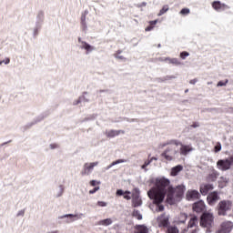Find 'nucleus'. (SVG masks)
Returning <instances> with one entry per match:
<instances>
[{
	"instance_id": "1",
	"label": "nucleus",
	"mask_w": 233,
	"mask_h": 233,
	"mask_svg": "<svg viewBox=\"0 0 233 233\" xmlns=\"http://www.w3.org/2000/svg\"><path fill=\"white\" fill-rule=\"evenodd\" d=\"M151 183H153L154 187L147 192V196L157 205V212H163L165 210V207L161 205L165 200V196H167V203L174 205L185 194L186 187L184 185L177 186L174 188L170 186V179L165 177L153 178Z\"/></svg>"
},
{
	"instance_id": "2",
	"label": "nucleus",
	"mask_w": 233,
	"mask_h": 233,
	"mask_svg": "<svg viewBox=\"0 0 233 233\" xmlns=\"http://www.w3.org/2000/svg\"><path fill=\"white\" fill-rule=\"evenodd\" d=\"M162 147H167L162 154L167 161H173V159H177L179 156H188L189 152H194L192 145H185L178 140H170L162 144Z\"/></svg>"
},
{
	"instance_id": "3",
	"label": "nucleus",
	"mask_w": 233,
	"mask_h": 233,
	"mask_svg": "<svg viewBox=\"0 0 233 233\" xmlns=\"http://www.w3.org/2000/svg\"><path fill=\"white\" fill-rule=\"evenodd\" d=\"M212 225H214V213L205 211L200 218V226L203 227V228H207V232H210Z\"/></svg>"
},
{
	"instance_id": "4",
	"label": "nucleus",
	"mask_w": 233,
	"mask_h": 233,
	"mask_svg": "<svg viewBox=\"0 0 233 233\" xmlns=\"http://www.w3.org/2000/svg\"><path fill=\"white\" fill-rule=\"evenodd\" d=\"M85 218V214L83 213H76V214H66L58 217V219H63L64 223L66 225H70V223H74V221H77Z\"/></svg>"
},
{
	"instance_id": "5",
	"label": "nucleus",
	"mask_w": 233,
	"mask_h": 233,
	"mask_svg": "<svg viewBox=\"0 0 233 233\" xmlns=\"http://www.w3.org/2000/svg\"><path fill=\"white\" fill-rule=\"evenodd\" d=\"M233 165V155L228 158L220 159L217 162V168L221 170L222 172H227V170H230Z\"/></svg>"
},
{
	"instance_id": "6",
	"label": "nucleus",
	"mask_w": 233,
	"mask_h": 233,
	"mask_svg": "<svg viewBox=\"0 0 233 233\" xmlns=\"http://www.w3.org/2000/svg\"><path fill=\"white\" fill-rule=\"evenodd\" d=\"M99 167V161L86 162L83 165L82 170L80 171L81 176H90L94 172V168Z\"/></svg>"
},
{
	"instance_id": "7",
	"label": "nucleus",
	"mask_w": 233,
	"mask_h": 233,
	"mask_svg": "<svg viewBox=\"0 0 233 233\" xmlns=\"http://www.w3.org/2000/svg\"><path fill=\"white\" fill-rule=\"evenodd\" d=\"M232 209V201L222 200L218 204V216H227V212Z\"/></svg>"
},
{
	"instance_id": "8",
	"label": "nucleus",
	"mask_w": 233,
	"mask_h": 233,
	"mask_svg": "<svg viewBox=\"0 0 233 233\" xmlns=\"http://www.w3.org/2000/svg\"><path fill=\"white\" fill-rule=\"evenodd\" d=\"M78 43L80 44V48L82 50L86 51V54H92L94 50H96V47L83 40L81 38H78Z\"/></svg>"
},
{
	"instance_id": "9",
	"label": "nucleus",
	"mask_w": 233,
	"mask_h": 233,
	"mask_svg": "<svg viewBox=\"0 0 233 233\" xmlns=\"http://www.w3.org/2000/svg\"><path fill=\"white\" fill-rule=\"evenodd\" d=\"M232 222L226 221L221 224V228L217 231V233H230L232 230Z\"/></svg>"
},
{
	"instance_id": "10",
	"label": "nucleus",
	"mask_w": 233,
	"mask_h": 233,
	"mask_svg": "<svg viewBox=\"0 0 233 233\" xmlns=\"http://www.w3.org/2000/svg\"><path fill=\"white\" fill-rule=\"evenodd\" d=\"M212 6L217 12H223V10H228V8H230L228 5L220 3L219 1L213 2Z\"/></svg>"
},
{
	"instance_id": "11",
	"label": "nucleus",
	"mask_w": 233,
	"mask_h": 233,
	"mask_svg": "<svg viewBox=\"0 0 233 233\" xmlns=\"http://www.w3.org/2000/svg\"><path fill=\"white\" fill-rule=\"evenodd\" d=\"M217 201H219L218 192H212L208 196V203L209 205H215Z\"/></svg>"
},
{
	"instance_id": "12",
	"label": "nucleus",
	"mask_w": 233,
	"mask_h": 233,
	"mask_svg": "<svg viewBox=\"0 0 233 233\" xmlns=\"http://www.w3.org/2000/svg\"><path fill=\"white\" fill-rule=\"evenodd\" d=\"M158 227H168V217L163 214L157 218Z\"/></svg>"
},
{
	"instance_id": "13",
	"label": "nucleus",
	"mask_w": 233,
	"mask_h": 233,
	"mask_svg": "<svg viewBox=\"0 0 233 233\" xmlns=\"http://www.w3.org/2000/svg\"><path fill=\"white\" fill-rule=\"evenodd\" d=\"M187 199L190 201L191 199H198L199 192L198 190H188L186 195Z\"/></svg>"
},
{
	"instance_id": "14",
	"label": "nucleus",
	"mask_w": 233,
	"mask_h": 233,
	"mask_svg": "<svg viewBox=\"0 0 233 233\" xmlns=\"http://www.w3.org/2000/svg\"><path fill=\"white\" fill-rule=\"evenodd\" d=\"M141 198H139V191L136 189V193L133 194V206L134 207H141L142 205Z\"/></svg>"
},
{
	"instance_id": "15",
	"label": "nucleus",
	"mask_w": 233,
	"mask_h": 233,
	"mask_svg": "<svg viewBox=\"0 0 233 233\" xmlns=\"http://www.w3.org/2000/svg\"><path fill=\"white\" fill-rule=\"evenodd\" d=\"M193 210L194 212H203V210H205V202L199 200L198 202L195 203L193 205Z\"/></svg>"
},
{
	"instance_id": "16",
	"label": "nucleus",
	"mask_w": 233,
	"mask_h": 233,
	"mask_svg": "<svg viewBox=\"0 0 233 233\" xmlns=\"http://www.w3.org/2000/svg\"><path fill=\"white\" fill-rule=\"evenodd\" d=\"M214 187L211 184L202 185L200 187V192L203 196H207L210 190H213Z\"/></svg>"
},
{
	"instance_id": "17",
	"label": "nucleus",
	"mask_w": 233,
	"mask_h": 233,
	"mask_svg": "<svg viewBox=\"0 0 233 233\" xmlns=\"http://www.w3.org/2000/svg\"><path fill=\"white\" fill-rule=\"evenodd\" d=\"M88 15V11H84L81 15V25L83 26V30H86L88 25H86V16Z\"/></svg>"
},
{
	"instance_id": "18",
	"label": "nucleus",
	"mask_w": 233,
	"mask_h": 233,
	"mask_svg": "<svg viewBox=\"0 0 233 233\" xmlns=\"http://www.w3.org/2000/svg\"><path fill=\"white\" fill-rule=\"evenodd\" d=\"M181 171H183V166L177 165L171 168L170 176L176 177Z\"/></svg>"
},
{
	"instance_id": "19",
	"label": "nucleus",
	"mask_w": 233,
	"mask_h": 233,
	"mask_svg": "<svg viewBox=\"0 0 233 233\" xmlns=\"http://www.w3.org/2000/svg\"><path fill=\"white\" fill-rule=\"evenodd\" d=\"M135 233H148V228L145 225H138L136 227Z\"/></svg>"
},
{
	"instance_id": "20",
	"label": "nucleus",
	"mask_w": 233,
	"mask_h": 233,
	"mask_svg": "<svg viewBox=\"0 0 233 233\" xmlns=\"http://www.w3.org/2000/svg\"><path fill=\"white\" fill-rule=\"evenodd\" d=\"M163 61H167L169 65H176L177 66H179V65H181V63L179 62V60H177V58L166 57L163 59Z\"/></svg>"
},
{
	"instance_id": "21",
	"label": "nucleus",
	"mask_w": 233,
	"mask_h": 233,
	"mask_svg": "<svg viewBox=\"0 0 233 233\" xmlns=\"http://www.w3.org/2000/svg\"><path fill=\"white\" fill-rule=\"evenodd\" d=\"M117 196H122L124 199H130V191H123L122 189L117 190Z\"/></svg>"
},
{
	"instance_id": "22",
	"label": "nucleus",
	"mask_w": 233,
	"mask_h": 233,
	"mask_svg": "<svg viewBox=\"0 0 233 233\" xmlns=\"http://www.w3.org/2000/svg\"><path fill=\"white\" fill-rule=\"evenodd\" d=\"M112 218L102 219L98 222V225H102L103 227H108V225H112Z\"/></svg>"
},
{
	"instance_id": "23",
	"label": "nucleus",
	"mask_w": 233,
	"mask_h": 233,
	"mask_svg": "<svg viewBox=\"0 0 233 233\" xmlns=\"http://www.w3.org/2000/svg\"><path fill=\"white\" fill-rule=\"evenodd\" d=\"M198 225V217H192L188 222V228H192Z\"/></svg>"
},
{
	"instance_id": "24",
	"label": "nucleus",
	"mask_w": 233,
	"mask_h": 233,
	"mask_svg": "<svg viewBox=\"0 0 233 233\" xmlns=\"http://www.w3.org/2000/svg\"><path fill=\"white\" fill-rule=\"evenodd\" d=\"M64 192H65V187H63V185H60L58 187V190L56 191V193L55 195L56 198H61V196H63Z\"/></svg>"
},
{
	"instance_id": "25",
	"label": "nucleus",
	"mask_w": 233,
	"mask_h": 233,
	"mask_svg": "<svg viewBox=\"0 0 233 233\" xmlns=\"http://www.w3.org/2000/svg\"><path fill=\"white\" fill-rule=\"evenodd\" d=\"M117 132L114 129H109L106 131V136L107 137H116Z\"/></svg>"
},
{
	"instance_id": "26",
	"label": "nucleus",
	"mask_w": 233,
	"mask_h": 233,
	"mask_svg": "<svg viewBox=\"0 0 233 233\" xmlns=\"http://www.w3.org/2000/svg\"><path fill=\"white\" fill-rule=\"evenodd\" d=\"M167 233H179V229L176 226H170L167 228Z\"/></svg>"
},
{
	"instance_id": "27",
	"label": "nucleus",
	"mask_w": 233,
	"mask_h": 233,
	"mask_svg": "<svg viewBox=\"0 0 233 233\" xmlns=\"http://www.w3.org/2000/svg\"><path fill=\"white\" fill-rule=\"evenodd\" d=\"M168 10H169V7H168V5H164L163 7H162V9L159 11V13H158V16H161V15H163L164 14H167V12H168Z\"/></svg>"
},
{
	"instance_id": "28",
	"label": "nucleus",
	"mask_w": 233,
	"mask_h": 233,
	"mask_svg": "<svg viewBox=\"0 0 233 233\" xmlns=\"http://www.w3.org/2000/svg\"><path fill=\"white\" fill-rule=\"evenodd\" d=\"M133 218H136L137 219H143V215H141V213L137 210H134L133 211Z\"/></svg>"
},
{
	"instance_id": "29",
	"label": "nucleus",
	"mask_w": 233,
	"mask_h": 233,
	"mask_svg": "<svg viewBox=\"0 0 233 233\" xmlns=\"http://www.w3.org/2000/svg\"><path fill=\"white\" fill-rule=\"evenodd\" d=\"M83 99H85V95L73 101V105L75 106H76V105H81V103H83Z\"/></svg>"
},
{
	"instance_id": "30",
	"label": "nucleus",
	"mask_w": 233,
	"mask_h": 233,
	"mask_svg": "<svg viewBox=\"0 0 233 233\" xmlns=\"http://www.w3.org/2000/svg\"><path fill=\"white\" fill-rule=\"evenodd\" d=\"M185 221H187V214L181 213L177 220V223H185Z\"/></svg>"
},
{
	"instance_id": "31",
	"label": "nucleus",
	"mask_w": 233,
	"mask_h": 233,
	"mask_svg": "<svg viewBox=\"0 0 233 233\" xmlns=\"http://www.w3.org/2000/svg\"><path fill=\"white\" fill-rule=\"evenodd\" d=\"M3 65H10V57H5L3 60H0V66Z\"/></svg>"
},
{
	"instance_id": "32",
	"label": "nucleus",
	"mask_w": 233,
	"mask_h": 233,
	"mask_svg": "<svg viewBox=\"0 0 233 233\" xmlns=\"http://www.w3.org/2000/svg\"><path fill=\"white\" fill-rule=\"evenodd\" d=\"M49 148H50V150H57V148H59V144L52 143L49 145Z\"/></svg>"
},
{
	"instance_id": "33",
	"label": "nucleus",
	"mask_w": 233,
	"mask_h": 233,
	"mask_svg": "<svg viewBox=\"0 0 233 233\" xmlns=\"http://www.w3.org/2000/svg\"><path fill=\"white\" fill-rule=\"evenodd\" d=\"M96 206L100 208H105V207H108V203L105 201H97Z\"/></svg>"
},
{
	"instance_id": "34",
	"label": "nucleus",
	"mask_w": 233,
	"mask_h": 233,
	"mask_svg": "<svg viewBox=\"0 0 233 233\" xmlns=\"http://www.w3.org/2000/svg\"><path fill=\"white\" fill-rule=\"evenodd\" d=\"M188 14H190V9H188V8H183V9L180 11V15H188Z\"/></svg>"
},
{
	"instance_id": "35",
	"label": "nucleus",
	"mask_w": 233,
	"mask_h": 233,
	"mask_svg": "<svg viewBox=\"0 0 233 233\" xmlns=\"http://www.w3.org/2000/svg\"><path fill=\"white\" fill-rule=\"evenodd\" d=\"M188 56H190V54L187 51L180 53L181 59H187V57H188Z\"/></svg>"
},
{
	"instance_id": "36",
	"label": "nucleus",
	"mask_w": 233,
	"mask_h": 233,
	"mask_svg": "<svg viewBox=\"0 0 233 233\" xmlns=\"http://www.w3.org/2000/svg\"><path fill=\"white\" fill-rule=\"evenodd\" d=\"M150 163H152V160H147L144 163V165H142L141 169L142 170H147V167H148V165H150Z\"/></svg>"
},
{
	"instance_id": "37",
	"label": "nucleus",
	"mask_w": 233,
	"mask_h": 233,
	"mask_svg": "<svg viewBox=\"0 0 233 233\" xmlns=\"http://www.w3.org/2000/svg\"><path fill=\"white\" fill-rule=\"evenodd\" d=\"M89 184L91 185V187H97V185H101V182L97 181V180H91L89 182Z\"/></svg>"
},
{
	"instance_id": "38",
	"label": "nucleus",
	"mask_w": 233,
	"mask_h": 233,
	"mask_svg": "<svg viewBox=\"0 0 233 233\" xmlns=\"http://www.w3.org/2000/svg\"><path fill=\"white\" fill-rule=\"evenodd\" d=\"M215 152H221V143H217V145L215 146Z\"/></svg>"
},
{
	"instance_id": "39",
	"label": "nucleus",
	"mask_w": 233,
	"mask_h": 233,
	"mask_svg": "<svg viewBox=\"0 0 233 233\" xmlns=\"http://www.w3.org/2000/svg\"><path fill=\"white\" fill-rule=\"evenodd\" d=\"M228 83V80H226L225 82L219 81L217 85V86H227V84Z\"/></svg>"
},
{
	"instance_id": "40",
	"label": "nucleus",
	"mask_w": 233,
	"mask_h": 233,
	"mask_svg": "<svg viewBox=\"0 0 233 233\" xmlns=\"http://www.w3.org/2000/svg\"><path fill=\"white\" fill-rule=\"evenodd\" d=\"M99 186L95 187L93 189L89 190V194H96L99 190Z\"/></svg>"
},
{
	"instance_id": "41",
	"label": "nucleus",
	"mask_w": 233,
	"mask_h": 233,
	"mask_svg": "<svg viewBox=\"0 0 233 233\" xmlns=\"http://www.w3.org/2000/svg\"><path fill=\"white\" fill-rule=\"evenodd\" d=\"M116 165H117V161H115V162L111 163L109 166H107V167H106V170H110V168H111L112 167H116Z\"/></svg>"
},
{
	"instance_id": "42",
	"label": "nucleus",
	"mask_w": 233,
	"mask_h": 233,
	"mask_svg": "<svg viewBox=\"0 0 233 233\" xmlns=\"http://www.w3.org/2000/svg\"><path fill=\"white\" fill-rule=\"evenodd\" d=\"M16 216H17L18 218L25 216V209L19 210V211L17 212Z\"/></svg>"
},
{
	"instance_id": "43",
	"label": "nucleus",
	"mask_w": 233,
	"mask_h": 233,
	"mask_svg": "<svg viewBox=\"0 0 233 233\" xmlns=\"http://www.w3.org/2000/svg\"><path fill=\"white\" fill-rule=\"evenodd\" d=\"M37 34H39V29H38L37 27H35V28L33 29V35L36 36Z\"/></svg>"
},
{
	"instance_id": "44",
	"label": "nucleus",
	"mask_w": 233,
	"mask_h": 233,
	"mask_svg": "<svg viewBox=\"0 0 233 233\" xmlns=\"http://www.w3.org/2000/svg\"><path fill=\"white\" fill-rule=\"evenodd\" d=\"M43 119H45V116H40L36 118V120L35 121V123H39V121H43Z\"/></svg>"
},
{
	"instance_id": "45",
	"label": "nucleus",
	"mask_w": 233,
	"mask_h": 233,
	"mask_svg": "<svg viewBox=\"0 0 233 233\" xmlns=\"http://www.w3.org/2000/svg\"><path fill=\"white\" fill-rule=\"evenodd\" d=\"M167 80H170V79H176L175 76H168L166 77Z\"/></svg>"
},
{
	"instance_id": "46",
	"label": "nucleus",
	"mask_w": 233,
	"mask_h": 233,
	"mask_svg": "<svg viewBox=\"0 0 233 233\" xmlns=\"http://www.w3.org/2000/svg\"><path fill=\"white\" fill-rule=\"evenodd\" d=\"M190 85H195L196 83H198V79H192L190 80Z\"/></svg>"
},
{
	"instance_id": "47",
	"label": "nucleus",
	"mask_w": 233,
	"mask_h": 233,
	"mask_svg": "<svg viewBox=\"0 0 233 233\" xmlns=\"http://www.w3.org/2000/svg\"><path fill=\"white\" fill-rule=\"evenodd\" d=\"M153 26H148L146 28V32H150L151 30H153Z\"/></svg>"
},
{
	"instance_id": "48",
	"label": "nucleus",
	"mask_w": 233,
	"mask_h": 233,
	"mask_svg": "<svg viewBox=\"0 0 233 233\" xmlns=\"http://www.w3.org/2000/svg\"><path fill=\"white\" fill-rule=\"evenodd\" d=\"M119 163H127V160H125V159H118L117 160V164L119 165Z\"/></svg>"
},
{
	"instance_id": "49",
	"label": "nucleus",
	"mask_w": 233,
	"mask_h": 233,
	"mask_svg": "<svg viewBox=\"0 0 233 233\" xmlns=\"http://www.w3.org/2000/svg\"><path fill=\"white\" fill-rule=\"evenodd\" d=\"M149 161H151V163H152V161H157V157H151L150 159H149Z\"/></svg>"
},
{
	"instance_id": "50",
	"label": "nucleus",
	"mask_w": 233,
	"mask_h": 233,
	"mask_svg": "<svg viewBox=\"0 0 233 233\" xmlns=\"http://www.w3.org/2000/svg\"><path fill=\"white\" fill-rule=\"evenodd\" d=\"M150 25H157V20L151 21Z\"/></svg>"
},
{
	"instance_id": "51",
	"label": "nucleus",
	"mask_w": 233,
	"mask_h": 233,
	"mask_svg": "<svg viewBox=\"0 0 233 233\" xmlns=\"http://www.w3.org/2000/svg\"><path fill=\"white\" fill-rule=\"evenodd\" d=\"M119 134H125V131H123V130H118V131H117V135L119 136Z\"/></svg>"
},
{
	"instance_id": "52",
	"label": "nucleus",
	"mask_w": 233,
	"mask_h": 233,
	"mask_svg": "<svg viewBox=\"0 0 233 233\" xmlns=\"http://www.w3.org/2000/svg\"><path fill=\"white\" fill-rule=\"evenodd\" d=\"M139 6H147V2H143Z\"/></svg>"
},
{
	"instance_id": "53",
	"label": "nucleus",
	"mask_w": 233,
	"mask_h": 233,
	"mask_svg": "<svg viewBox=\"0 0 233 233\" xmlns=\"http://www.w3.org/2000/svg\"><path fill=\"white\" fill-rule=\"evenodd\" d=\"M208 85H212V82H208Z\"/></svg>"
},
{
	"instance_id": "54",
	"label": "nucleus",
	"mask_w": 233,
	"mask_h": 233,
	"mask_svg": "<svg viewBox=\"0 0 233 233\" xmlns=\"http://www.w3.org/2000/svg\"><path fill=\"white\" fill-rule=\"evenodd\" d=\"M118 59H123V57H121V56H118Z\"/></svg>"
},
{
	"instance_id": "55",
	"label": "nucleus",
	"mask_w": 233,
	"mask_h": 233,
	"mask_svg": "<svg viewBox=\"0 0 233 233\" xmlns=\"http://www.w3.org/2000/svg\"><path fill=\"white\" fill-rule=\"evenodd\" d=\"M185 92H186V93L188 92V89H187Z\"/></svg>"
}]
</instances>
